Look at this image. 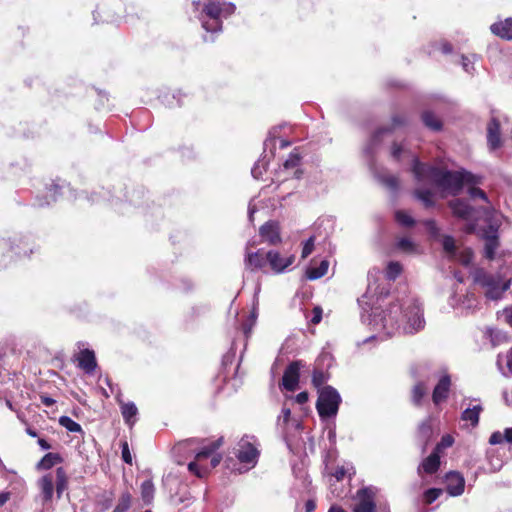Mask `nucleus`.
<instances>
[{
    "label": "nucleus",
    "instance_id": "bf43d9fd",
    "mask_svg": "<svg viewBox=\"0 0 512 512\" xmlns=\"http://www.w3.org/2000/svg\"><path fill=\"white\" fill-rule=\"evenodd\" d=\"M10 499V493L9 492H2L0 493V507L5 505L6 502Z\"/></svg>",
    "mask_w": 512,
    "mask_h": 512
},
{
    "label": "nucleus",
    "instance_id": "ea45409f",
    "mask_svg": "<svg viewBox=\"0 0 512 512\" xmlns=\"http://www.w3.org/2000/svg\"><path fill=\"white\" fill-rule=\"evenodd\" d=\"M199 461L195 459V461H192L188 464V470L197 476L198 478H203L208 474V467L201 466L198 464Z\"/></svg>",
    "mask_w": 512,
    "mask_h": 512
},
{
    "label": "nucleus",
    "instance_id": "680f3d73",
    "mask_svg": "<svg viewBox=\"0 0 512 512\" xmlns=\"http://www.w3.org/2000/svg\"><path fill=\"white\" fill-rule=\"evenodd\" d=\"M401 151H402V147L394 144V146L392 148V156L395 159H398L400 157Z\"/></svg>",
    "mask_w": 512,
    "mask_h": 512
},
{
    "label": "nucleus",
    "instance_id": "4be33fe9",
    "mask_svg": "<svg viewBox=\"0 0 512 512\" xmlns=\"http://www.w3.org/2000/svg\"><path fill=\"white\" fill-rule=\"evenodd\" d=\"M450 208L454 215L461 219H469L472 214V208L467 201L462 199H455L450 202Z\"/></svg>",
    "mask_w": 512,
    "mask_h": 512
},
{
    "label": "nucleus",
    "instance_id": "4468645a",
    "mask_svg": "<svg viewBox=\"0 0 512 512\" xmlns=\"http://www.w3.org/2000/svg\"><path fill=\"white\" fill-rule=\"evenodd\" d=\"M451 387V378L448 374L443 375L436 386L433 389L432 401L435 405H439L441 402L448 398Z\"/></svg>",
    "mask_w": 512,
    "mask_h": 512
},
{
    "label": "nucleus",
    "instance_id": "b1692460",
    "mask_svg": "<svg viewBox=\"0 0 512 512\" xmlns=\"http://www.w3.org/2000/svg\"><path fill=\"white\" fill-rule=\"evenodd\" d=\"M64 459L59 453H47L37 463L36 468L38 470H49L57 464L63 463Z\"/></svg>",
    "mask_w": 512,
    "mask_h": 512
},
{
    "label": "nucleus",
    "instance_id": "a211bd4d",
    "mask_svg": "<svg viewBox=\"0 0 512 512\" xmlns=\"http://www.w3.org/2000/svg\"><path fill=\"white\" fill-rule=\"evenodd\" d=\"M440 457L441 454L433 449L432 453L422 461L419 466V472L423 471L428 475L435 474L440 468Z\"/></svg>",
    "mask_w": 512,
    "mask_h": 512
},
{
    "label": "nucleus",
    "instance_id": "37998d69",
    "mask_svg": "<svg viewBox=\"0 0 512 512\" xmlns=\"http://www.w3.org/2000/svg\"><path fill=\"white\" fill-rule=\"evenodd\" d=\"M454 443V439L451 435L447 434L442 436L441 440L437 445L435 446L434 450L441 454L443 449L451 447Z\"/></svg>",
    "mask_w": 512,
    "mask_h": 512
},
{
    "label": "nucleus",
    "instance_id": "c85d7f7f",
    "mask_svg": "<svg viewBox=\"0 0 512 512\" xmlns=\"http://www.w3.org/2000/svg\"><path fill=\"white\" fill-rule=\"evenodd\" d=\"M504 442L512 444V427L506 428L503 433L495 431L489 438L490 445L503 444Z\"/></svg>",
    "mask_w": 512,
    "mask_h": 512
},
{
    "label": "nucleus",
    "instance_id": "ddd939ff",
    "mask_svg": "<svg viewBox=\"0 0 512 512\" xmlns=\"http://www.w3.org/2000/svg\"><path fill=\"white\" fill-rule=\"evenodd\" d=\"M446 491L450 496L456 497L463 494L465 479L458 471H450L445 475Z\"/></svg>",
    "mask_w": 512,
    "mask_h": 512
},
{
    "label": "nucleus",
    "instance_id": "dca6fc26",
    "mask_svg": "<svg viewBox=\"0 0 512 512\" xmlns=\"http://www.w3.org/2000/svg\"><path fill=\"white\" fill-rule=\"evenodd\" d=\"M487 142L491 150L498 149L502 144L500 136V124L495 118H492L488 124Z\"/></svg>",
    "mask_w": 512,
    "mask_h": 512
},
{
    "label": "nucleus",
    "instance_id": "c03bdc74",
    "mask_svg": "<svg viewBox=\"0 0 512 512\" xmlns=\"http://www.w3.org/2000/svg\"><path fill=\"white\" fill-rule=\"evenodd\" d=\"M314 246H315V237L311 236L304 242V245L302 248V253H301L302 259L307 258L313 252Z\"/></svg>",
    "mask_w": 512,
    "mask_h": 512
},
{
    "label": "nucleus",
    "instance_id": "a19ab883",
    "mask_svg": "<svg viewBox=\"0 0 512 512\" xmlns=\"http://www.w3.org/2000/svg\"><path fill=\"white\" fill-rule=\"evenodd\" d=\"M443 250L450 256H453L456 252L455 240L452 236L444 235L442 238Z\"/></svg>",
    "mask_w": 512,
    "mask_h": 512
},
{
    "label": "nucleus",
    "instance_id": "4c0bfd02",
    "mask_svg": "<svg viewBox=\"0 0 512 512\" xmlns=\"http://www.w3.org/2000/svg\"><path fill=\"white\" fill-rule=\"evenodd\" d=\"M390 130L386 128H381L378 131L375 132L373 135L370 143L365 148V153L370 154L373 151V148L380 142V139L387 133H389Z\"/></svg>",
    "mask_w": 512,
    "mask_h": 512
},
{
    "label": "nucleus",
    "instance_id": "6e6d98bb",
    "mask_svg": "<svg viewBox=\"0 0 512 512\" xmlns=\"http://www.w3.org/2000/svg\"><path fill=\"white\" fill-rule=\"evenodd\" d=\"M309 399V394L307 391H302L296 395V402L298 404H305Z\"/></svg>",
    "mask_w": 512,
    "mask_h": 512
},
{
    "label": "nucleus",
    "instance_id": "7c9ffc66",
    "mask_svg": "<svg viewBox=\"0 0 512 512\" xmlns=\"http://www.w3.org/2000/svg\"><path fill=\"white\" fill-rule=\"evenodd\" d=\"M427 394V387L424 382H417L411 390V400L415 406H421L422 399Z\"/></svg>",
    "mask_w": 512,
    "mask_h": 512
},
{
    "label": "nucleus",
    "instance_id": "5701e85b",
    "mask_svg": "<svg viewBox=\"0 0 512 512\" xmlns=\"http://www.w3.org/2000/svg\"><path fill=\"white\" fill-rule=\"evenodd\" d=\"M120 410L123 419L127 425L132 427L136 421L135 417L138 414V409L133 402L120 401Z\"/></svg>",
    "mask_w": 512,
    "mask_h": 512
},
{
    "label": "nucleus",
    "instance_id": "a878e982",
    "mask_svg": "<svg viewBox=\"0 0 512 512\" xmlns=\"http://www.w3.org/2000/svg\"><path fill=\"white\" fill-rule=\"evenodd\" d=\"M56 483L55 490L57 494V498L60 499L65 490L68 489L69 478L66 473V470L63 467H58L56 469Z\"/></svg>",
    "mask_w": 512,
    "mask_h": 512
},
{
    "label": "nucleus",
    "instance_id": "0eeeda50",
    "mask_svg": "<svg viewBox=\"0 0 512 512\" xmlns=\"http://www.w3.org/2000/svg\"><path fill=\"white\" fill-rule=\"evenodd\" d=\"M304 367V362L302 360H295L289 363V365L285 368L281 386L290 392H293L297 389L300 379V369Z\"/></svg>",
    "mask_w": 512,
    "mask_h": 512
},
{
    "label": "nucleus",
    "instance_id": "79ce46f5",
    "mask_svg": "<svg viewBox=\"0 0 512 512\" xmlns=\"http://www.w3.org/2000/svg\"><path fill=\"white\" fill-rule=\"evenodd\" d=\"M268 166V162L265 160V158L258 160L253 168L251 169L252 176L255 179H259L263 172L266 171Z\"/></svg>",
    "mask_w": 512,
    "mask_h": 512
},
{
    "label": "nucleus",
    "instance_id": "052dcab7",
    "mask_svg": "<svg viewBox=\"0 0 512 512\" xmlns=\"http://www.w3.org/2000/svg\"><path fill=\"white\" fill-rule=\"evenodd\" d=\"M255 210H256V202H255V200H253L249 204V210H248L250 221H254L253 214H254Z\"/></svg>",
    "mask_w": 512,
    "mask_h": 512
},
{
    "label": "nucleus",
    "instance_id": "f704fd0d",
    "mask_svg": "<svg viewBox=\"0 0 512 512\" xmlns=\"http://www.w3.org/2000/svg\"><path fill=\"white\" fill-rule=\"evenodd\" d=\"M131 504L132 495L130 494L129 491H125L120 495L118 503L115 506L113 512H127L130 509Z\"/></svg>",
    "mask_w": 512,
    "mask_h": 512
},
{
    "label": "nucleus",
    "instance_id": "473e14b6",
    "mask_svg": "<svg viewBox=\"0 0 512 512\" xmlns=\"http://www.w3.org/2000/svg\"><path fill=\"white\" fill-rule=\"evenodd\" d=\"M204 442H205L204 439L188 438V439L181 440V441L177 442L176 445L174 446V449L177 452H183L185 450L192 449L193 447H198V446L202 445Z\"/></svg>",
    "mask_w": 512,
    "mask_h": 512
},
{
    "label": "nucleus",
    "instance_id": "338daca9",
    "mask_svg": "<svg viewBox=\"0 0 512 512\" xmlns=\"http://www.w3.org/2000/svg\"><path fill=\"white\" fill-rule=\"evenodd\" d=\"M506 321L512 327V310L506 311Z\"/></svg>",
    "mask_w": 512,
    "mask_h": 512
},
{
    "label": "nucleus",
    "instance_id": "f8f14e48",
    "mask_svg": "<svg viewBox=\"0 0 512 512\" xmlns=\"http://www.w3.org/2000/svg\"><path fill=\"white\" fill-rule=\"evenodd\" d=\"M300 160L301 157L299 152L297 149H294V151L291 152L289 157L285 160L283 167L279 171V174H283V180H287L290 177H294L296 179L301 177L302 172L298 168Z\"/></svg>",
    "mask_w": 512,
    "mask_h": 512
},
{
    "label": "nucleus",
    "instance_id": "7ed1b4c3",
    "mask_svg": "<svg viewBox=\"0 0 512 512\" xmlns=\"http://www.w3.org/2000/svg\"><path fill=\"white\" fill-rule=\"evenodd\" d=\"M379 489L375 486H364L353 496L352 512H390L387 504H377Z\"/></svg>",
    "mask_w": 512,
    "mask_h": 512
},
{
    "label": "nucleus",
    "instance_id": "cd10ccee",
    "mask_svg": "<svg viewBox=\"0 0 512 512\" xmlns=\"http://www.w3.org/2000/svg\"><path fill=\"white\" fill-rule=\"evenodd\" d=\"M482 406L476 405L473 408L465 409L461 414V420L470 422L472 427H476L479 423Z\"/></svg>",
    "mask_w": 512,
    "mask_h": 512
},
{
    "label": "nucleus",
    "instance_id": "69168bd1",
    "mask_svg": "<svg viewBox=\"0 0 512 512\" xmlns=\"http://www.w3.org/2000/svg\"><path fill=\"white\" fill-rule=\"evenodd\" d=\"M507 366L512 371V348L509 350L507 355Z\"/></svg>",
    "mask_w": 512,
    "mask_h": 512
},
{
    "label": "nucleus",
    "instance_id": "3c124183",
    "mask_svg": "<svg viewBox=\"0 0 512 512\" xmlns=\"http://www.w3.org/2000/svg\"><path fill=\"white\" fill-rule=\"evenodd\" d=\"M468 192L472 199L479 198L488 204L486 193L483 190L476 187H471Z\"/></svg>",
    "mask_w": 512,
    "mask_h": 512
},
{
    "label": "nucleus",
    "instance_id": "9d476101",
    "mask_svg": "<svg viewBox=\"0 0 512 512\" xmlns=\"http://www.w3.org/2000/svg\"><path fill=\"white\" fill-rule=\"evenodd\" d=\"M74 361L77 362L78 368L86 374H93L97 368L95 352L88 348L81 349L75 354Z\"/></svg>",
    "mask_w": 512,
    "mask_h": 512
},
{
    "label": "nucleus",
    "instance_id": "c9c22d12",
    "mask_svg": "<svg viewBox=\"0 0 512 512\" xmlns=\"http://www.w3.org/2000/svg\"><path fill=\"white\" fill-rule=\"evenodd\" d=\"M59 424L64 427L69 432L73 433H83V429L79 423L74 421L69 416H61L59 418Z\"/></svg>",
    "mask_w": 512,
    "mask_h": 512
},
{
    "label": "nucleus",
    "instance_id": "2f4dec72",
    "mask_svg": "<svg viewBox=\"0 0 512 512\" xmlns=\"http://www.w3.org/2000/svg\"><path fill=\"white\" fill-rule=\"evenodd\" d=\"M403 272V266L398 261H390L386 266L385 277L387 280H396Z\"/></svg>",
    "mask_w": 512,
    "mask_h": 512
},
{
    "label": "nucleus",
    "instance_id": "5fc2aeb1",
    "mask_svg": "<svg viewBox=\"0 0 512 512\" xmlns=\"http://www.w3.org/2000/svg\"><path fill=\"white\" fill-rule=\"evenodd\" d=\"M291 418V410L287 407H283L281 411V416H279V419L283 420L284 424H287L290 421Z\"/></svg>",
    "mask_w": 512,
    "mask_h": 512
},
{
    "label": "nucleus",
    "instance_id": "9b49d317",
    "mask_svg": "<svg viewBox=\"0 0 512 512\" xmlns=\"http://www.w3.org/2000/svg\"><path fill=\"white\" fill-rule=\"evenodd\" d=\"M294 261V254L283 256L278 251H268V264L270 266V269L276 274L284 272L286 268H288L294 263Z\"/></svg>",
    "mask_w": 512,
    "mask_h": 512
},
{
    "label": "nucleus",
    "instance_id": "864d4df0",
    "mask_svg": "<svg viewBox=\"0 0 512 512\" xmlns=\"http://www.w3.org/2000/svg\"><path fill=\"white\" fill-rule=\"evenodd\" d=\"M347 474V470L344 466H337L331 475L337 480L342 481Z\"/></svg>",
    "mask_w": 512,
    "mask_h": 512
},
{
    "label": "nucleus",
    "instance_id": "412c9836",
    "mask_svg": "<svg viewBox=\"0 0 512 512\" xmlns=\"http://www.w3.org/2000/svg\"><path fill=\"white\" fill-rule=\"evenodd\" d=\"M259 235L263 242L276 245L281 242L279 226H260Z\"/></svg>",
    "mask_w": 512,
    "mask_h": 512
},
{
    "label": "nucleus",
    "instance_id": "423d86ee",
    "mask_svg": "<svg viewBox=\"0 0 512 512\" xmlns=\"http://www.w3.org/2000/svg\"><path fill=\"white\" fill-rule=\"evenodd\" d=\"M260 456V451L258 450L255 437L254 436H243L238 442V449L236 453V457L240 463L251 465L254 467Z\"/></svg>",
    "mask_w": 512,
    "mask_h": 512
},
{
    "label": "nucleus",
    "instance_id": "8fccbe9b",
    "mask_svg": "<svg viewBox=\"0 0 512 512\" xmlns=\"http://www.w3.org/2000/svg\"><path fill=\"white\" fill-rule=\"evenodd\" d=\"M474 60H475V56H471V57H468V56H462V67L463 69L467 72V73H470L472 74L473 71H474Z\"/></svg>",
    "mask_w": 512,
    "mask_h": 512
},
{
    "label": "nucleus",
    "instance_id": "58836bf2",
    "mask_svg": "<svg viewBox=\"0 0 512 512\" xmlns=\"http://www.w3.org/2000/svg\"><path fill=\"white\" fill-rule=\"evenodd\" d=\"M442 489L440 488H430L426 490L423 494V502L426 505L432 504L442 495Z\"/></svg>",
    "mask_w": 512,
    "mask_h": 512
},
{
    "label": "nucleus",
    "instance_id": "603ef678",
    "mask_svg": "<svg viewBox=\"0 0 512 512\" xmlns=\"http://www.w3.org/2000/svg\"><path fill=\"white\" fill-rule=\"evenodd\" d=\"M322 314H323L322 308L320 306H315L312 309V318H311L310 322L313 325L319 324L322 320Z\"/></svg>",
    "mask_w": 512,
    "mask_h": 512
},
{
    "label": "nucleus",
    "instance_id": "39448f33",
    "mask_svg": "<svg viewBox=\"0 0 512 512\" xmlns=\"http://www.w3.org/2000/svg\"><path fill=\"white\" fill-rule=\"evenodd\" d=\"M474 280L485 289V295L492 300L501 298L510 286V281H504L500 275L488 273L483 269L475 272Z\"/></svg>",
    "mask_w": 512,
    "mask_h": 512
},
{
    "label": "nucleus",
    "instance_id": "1a4fd4ad",
    "mask_svg": "<svg viewBox=\"0 0 512 512\" xmlns=\"http://www.w3.org/2000/svg\"><path fill=\"white\" fill-rule=\"evenodd\" d=\"M224 437L221 436L218 439L204 445L195 455L197 461H202L211 457V468H215L222 461V455L217 453V450L223 445Z\"/></svg>",
    "mask_w": 512,
    "mask_h": 512
},
{
    "label": "nucleus",
    "instance_id": "393cba45",
    "mask_svg": "<svg viewBox=\"0 0 512 512\" xmlns=\"http://www.w3.org/2000/svg\"><path fill=\"white\" fill-rule=\"evenodd\" d=\"M329 261L321 260L318 266H310L306 269L305 275L309 280H317L325 276L328 272Z\"/></svg>",
    "mask_w": 512,
    "mask_h": 512
},
{
    "label": "nucleus",
    "instance_id": "bb28decb",
    "mask_svg": "<svg viewBox=\"0 0 512 512\" xmlns=\"http://www.w3.org/2000/svg\"><path fill=\"white\" fill-rule=\"evenodd\" d=\"M395 247L397 250L405 254H419V247L409 237L397 238Z\"/></svg>",
    "mask_w": 512,
    "mask_h": 512
},
{
    "label": "nucleus",
    "instance_id": "e433bc0d",
    "mask_svg": "<svg viewBox=\"0 0 512 512\" xmlns=\"http://www.w3.org/2000/svg\"><path fill=\"white\" fill-rule=\"evenodd\" d=\"M422 120L424 124L432 130L438 131L441 129V121L430 111H426L422 114Z\"/></svg>",
    "mask_w": 512,
    "mask_h": 512
},
{
    "label": "nucleus",
    "instance_id": "20e7f679",
    "mask_svg": "<svg viewBox=\"0 0 512 512\" xmlns=\"http://www.w3.org/2000/svg\"><path fill=\"white\" fill-rule=\"evenodd\" d=\"M341 396L338 391L330 386H324L318 392L316 409L321 419H329L337 415L341 404Z\"/></svg>",
    "mask_w": 512,
    "mask_h": 512
},
{
    "label": "nucleus",
    "instance_id": "0e129e2a",
    "mask_svg": "<svg viewBox=\"0 0 512 512\" xmlns=\"http://www.w3.org/2000/svg\"><path fill=\"white\" fill-rule=\"evenodd\" d=\"M328 512H347V511L339 505H332L329 508Z\"/></svg>",
    "mask_w": 512,
    "mask_h": 512
},
{
    "label": "nucleus",
    "instance_id": "49530a36",
    "mask_svg": "<svg viewBox=\"0 0 512 512\" xmlns=\"http://www.w3.org/2000/svg\"><path fill=\"white\" fill-rule=\"evenodd\" d=\"M395 218H396L398 224H403V225L415 224L413 218L406 211H397L395 213Z\"/></svg>",
    "mask_w": 512,
    "mask_h": 512
},
{
    "label": "nucleus",
    "instance_id": "09e8293b",
    "mask_svg": "<svg viewBox=\"0 0 512 512\" xmlns=\"http://www.w3.org/2000/svg\"><path fill=\"white\" fill-rule=\"evenodd\" d=\"M121 454L122 459L127 464H132V456L129 449V444L126 440L121 442Z\"/></svg>",
    "mask_w": 512,
    "mask_h": 512
},
{
    "label": "nucleus",
    "instance_id": "c756f323",
    "mask_svg": "<svg viewBox=\"0 0 512 512\" xmlns=\"http://www.w3.org/2000/svg\"><path fill=\"white\" fill-rule=\"evenodd\" d=\"M329 378V373L325 372L322 368L315 366L312 372L311 383L318 391L324 387V384Z\"/></svg>",
    "mask_w": 512,
    "mask_h": 512
},
{
    "label": "nucleus",
    "instance_id": "2eb2a0df",
    "mask_svg": "<svg viewBox=\"0 0 512 512\" xmlns=\"http://www.w3.org/2000/svg\"><path fill=\"white\" fill-rule=\"evenodd\" d=\"M245 263L251 271L263 269L269 265L268 252L264 253L262 250H258L254 253H248Z\"/></svg>",
    "mask_w": 512,
    "mask_h": 512
},
{
    "label": "nucleus",
    "instance_id": "4d7b16f0",
    "mask_svg": "<svg viewBox=\"0 0 512 512\" xmlns=\"http://www.w3.org/2000/svg\"><path fill=\"white\" fill-rule=\"evenodd\" d=\"M316 507H317V505H316V501L314 499H308L304 505L305 512H314Z\"/></svg>",
    "mask_w": 512,
    "mask_h": 512
},
{
    "label": "nucleus",
    "instance_id": "aec40b11",
    "mask_svg": "<svg viewBox=\"0 0 512 512\" xmlns=\"http://www.w3.org/2000/svg\"><path fill=\"white\" fill-rule=\"evenodd\" d=\"M41 496L44 502H51L54 494V482L52 474L42 476L38 481Z\"/></svg>",
    "mask_w": 512,
    "mask_h": 512
},
{
    "label": "nucleus",
    "instance_id": "f257e3e1",
    "mask_svg": "<svg viewBox=\"0 0 512 512\" xmlns=\"http://www.w3.org/2000/svg\"><path fill=\"white\" fill-rule=\"evenodd\" d=\"M412 172L417 184L414 195L425 207L434 205L436 189L445 194L456 195L464 184H479L482 179L464 169L448 171L420 163L417 159L413 160Z\"/></svg>",
    "mask_w": 512,
    "mask_h": 512
},
{
    "label": "nucleus",
    "instance_id": "72a5a7b5",
    "mask_svg": "<svg viewBox=\"0 0 512 512\" xmlns=\"http://www.w3.org/2000/svg\"><path fill=\"white\" fill-rule=\"evenodd\" d=\"M154 484L151 479L145 480L141 484V497L146 504H150L154 498Z\"/></svg>",
    "mask_w": 512,
    "mask_h": 512
},
{
    "label": "nucleus",
    "instance_id": "6e6552de",
    "mask_svg": "<svg viewBox=\"0 0 512 512\" xmlns=\"http://www.w3.org/2000/svg\"><path fill=\"white\" fill-rule=\"evenodd\" d=\"M498 227L499 226H486L481 234L484 240V257L488 260L495 258L496 251L500 246Z\"/></svg>",
    "mask_w": 512,
    "mask_h": 512
},
{
    "label": "nucleus",
    "instance_id": "de8ad7c7",
    "mask_svg": "<svg viewBox=\"0 0 512 512\" xmlns=\"http://www.w3.org/2000/svg\"><path fill=\"white\" fill-rule=\"evenodd\" d=\"M256 322V313L253 311L247 321L242 324L244 334L248 337L252 331V328Z\"/></svg>",
    "mask_w": 512,
    "mask_h": 512
},
{
    "label": "nucleus",
    "instance_id": "13d9d810",
    "mask_svg": "<svg viewBox=\"0 0 512 512\" xmlns=\"http://www.w3.org/2000/svg\"><path fill=\"white\" fill-rule=\"evenodd\" d=\"M40 400L41 403L47 407L53 406L56 403V401L53 398L47 395H40Z\"/></svg>",
    "mask_w": 512,
    "mask_h": 512
},
{
    "label": "nucleus",
    "instance_id": "6ab92c4d",
    "mask_svg": "<svg viewBox=\"0 0 512 512\" xmlns=\"http://www.w3.org/2000/svg\"><path fill=\"white\" fill-rule=\"evenodd\" d=\"M102 199L109 201L111 207L120 213H124L128 209V207H126V205H124L119 199L111 198L108 191L101 189L99 192H94L92 194V203H100Z\"/></svg>",
    "mask_w": 512,
    "mask_h": 512
},
{
    "label": "nucleus",
    "instance_id": "a18cd8bd",
    "mask_svg": "<svg viewBox=\"0 0 512 512\" xmlns=\"http://www.w3.org/2000/svg\"><path fill=\"white\" fill-rule=\"evenodd\" d=\"M380 181L391 190H396L399 186V181L395 176L384 175L380 177Z\"/></svg>",
    "mask_w": 512,
    "mask_h": 512
},
{
    "label": "nucleus",
    "instance_id": "774afa93",
    "mask_svg": "<svg viewBox=\"0 0 512 512\" xmlns=\"http://www.w3.org/2000/svg\"><path fill=\"white\" fill-rule=\"evenodd\" d=\"M26 433H27L29 436H31V437H37V436H38V434H37L36 430H34V429L30 428V427H28V428L26 429Z\"/></svg>",
    "mask_w": 512,
    "mask_h": 512
},
{
    "label": "nucleus",
    "instance_id": "f3484780",
    "mask_svg": "<svg viewBox=\"0 0 512 512\" xmlns=\"http://www.w3.org/2000/svg\"><path fill=\"white\" fill-rule=\"evenodd\" d=\"M491 32L505 40H512V18L493 23L490 26Z\"/></svg>",
    "mask_w": 512,
    "mask_h": 512
},
{
    "label": "nucleus",
    "instance_id": "e2e57ef3",
    "mask_svg": "<svg viewBox=\"0 0 512 512\" xmlns=\"http://www.w3.org/2000/svg\"><path fill=\"white\" fill-rule=\"evenodd\" d=\"M38 444L44 450H49L52 448V446L43 438L38 439Z\"/></svg>",
    "mask_w": 512,
    "mask_h": 512
},
{
    "label": "nucleus",
    "instance_id": "f03ea898",
    "mask_svg": "<svg viewBox=\"0 0 512 512\" xmlns=\"http://www.w3.org/2000/svg\"><path fill=\"white\" fill-rule=\"evenodd\" d=\"M235 11L233 3H221L218 0H207L199 16L202 27L211 33H216L222 29V20L227 18Z\"/></svg>",
    "mask_w": 512,
    "mask_h": 512
}]
</instances>
